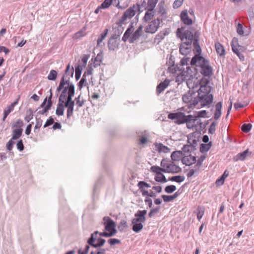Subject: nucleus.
I'll return each instance as SVG.
<instances>
[{
	"mask_svg": "<svg viewBox=\"0 0 254 254\" xmlns=\"http://www.w3.org/2000/svg\"><path fill=\"white\" fill-rule=\"evenodd\" d=\"M57 91L60 92V94L56 114L58 116H63L65 107L67 109V118L69 119L73 115L74 106V102L72 100L75 93L74 86L69 80H65L64 77H63Z\"/></svg>",
	"mask_w": 254,
	"mask_h": 254,
	"instance_id": "1",
	"label": "nucleus"
},
{
	"mask_svg": "<svg viewBox=\"0 0 254 254\" xmlns=\"http://www.w3.org/2000/svg\"><path fill=\"white\" fill-rule=\"evenodd\" d=\"M197 70L195 67L193 66H186V68H182L179 70V73H177L176 78V82L178 83L187 81V83L189 88H194L196 87L197 85H191L192 82L194 83L197 80Z\"/></svg>",
	"mask_w": 254,
	"mask_h": 254,
	"instance_id": "2",
	"label": "nucleus"
},
{
	"mask_svg": "<svg viewBox=\"0 0 254 254\" xmlns=\"http://www.w3.org/2000/svg\"><path fill=\"white\" fill-rule=\"evenodd\" d=\"M183 156L182 162L186 166H191L195 163L196 157L193 153L191 152L192 146L190 145H185L182 148Z\"/></svg>",
	"mask_w": 254,
	"mask_h": 254,
	"instance_id": "3",
	"label": "nucleus"
},
{
	"mask_svg": "<svg viewBox=\"0 0 254 254\" xmlns=\"http://www.w3.org/2000/svg\"><path fill=\"white\" fill-rule=\"evenodd\" d=\"M147 211L139 210L135 214V218L132 220L131 223L132 224V230L135 232H140L143 227L142 224L145 221V215L146 214Z\"/></svg>",
	"mask_w": 254,
	"mask_h": 254,
	"instance_id": "4",
	"label": "nucleus"
},
{
	"mask_svg": "<svg viewBox=\"0 0 254 254\" xmlns=\"http://www.w3.org/2000/svg\"><path fill=\"white\" fill-rule=\"evenodd\" d=\"M161 166L163 169L164 173H178L181 171V168L175 165L173 162H171L166 159H163L161 162Z\"/></svg>",
	"mask_w": 254,
	"mask_h": 254,
	"instance_id": "5",
	"label": "nucleus"
},
{
	"mask_svg": "<svg viewBox=\"0 0 254 254\" xmlns=\"http://www.w3.org/2000/svg\"><path fill=\"white\" fill-rule=\"evenodd\" d=\"M182 99L183 102L188 104L190 108L195 106L199 102L197 94L192 91H189L185 94L183 96Z\"/></svg>",
	"mask_w": 254,
	"mask_h": 254,
	"instance_id": "6",
	"label": "nucleus"
},
{
	"mask_svg": "<svg viewBox=\"0 0 254 254\" xmlns=\"http://www.w3.org/2000/svg\"><path fill=\"white\" fill-rule=\"evenodd\" d=\"M209 81L206 77H203L200 80H197L195 83H198L200 85V88L198 90L197 94L198 96L203 95V94H208L211 92V87L208 85Z\"/></svg>",
	"mask_w": 254,
	"mask_h": 254,
	"instance_id": "7",
	"label": "nucleus"
},
{
	"mask_svg": "<svg viewBox=\"0 0 254 254\" xmlns=\"http://www.w3.org/2000/svg\"><path fill=\"white\" fill-rule=\"evenodd\" d=\"M138 190L141 193L143 196H150V197H156V194L153 191H149L148 189L150 188V184L144 181H139L137 184Z\"/></svg>",
	"mask_w": 254,
	"mask_h": 254,
	"instance_id": "8",
	"label": "nucleus"
},
{
	"mask_svg": "<svg viewBox=\"0 0 254 254\" xmlns=\"http://www.w3.org/2000/svg\"><path fill=\"white\" fill-rule=\"evenodd\" d=\"M140 5L138 4H133L132 6L127 9L124 12L120 20L121 23H124L127 19H130L133 17L136 13L140 9Z\"/></svg>",
	"mask_w": 254,
	"mask_h": 254,
	"instance_id": "9",
	"label": "nucleus"
},
{
	"mask_svg": "<svg viewBox=\"0 0 254 254\" xmlns=\"http://www.w3.org/2000/svg\"><path fill=\"white\" fill-rule=\"evenodd\" d=\"M150 171L154 174V180L155 181L161 183H165L167 179L163 174V169L157 166H152L150 168Z\"/></svg>",
	"mask_w": 254,
	"mask_h": 254,
	"instance_id": "10",
	"label": "nucleus"
},
{
	"mask_svg": "<svg viewBox=\"0 0 254 254\" xmlns=\"http://www.w3.org/2000/svg\"><path fill=\"white\" fill-rule=\"evenodd\" d=\"M160 24V19L159 18L154 19L148 23L145 27L144 31L146 33L153 34L158 29Z\"/></svg>",
	"mask_w": 254,
	"mask_h": 254,
	"instance_id": "11",
	"label": "nucleus"
},
{
	"mask_svg": "<svg viewBox=\"0 0 254 254\" xmlns=\"http://www.w3.org/2000/svg\"><path fill=\"white\" fill-rule=\"evenodd\" d=\"M103 220L104 221L105 230L107 232L114 233V235H115L117 232V231L115 229V223L108 216L104 217Z\"/></svg>",
	"mask_w": 254,
	"mask_h": 254,
	"instance_id": "12",
	"label": "nucleus"
},
{
	"mask_svg": "<svg viewBox=\"0 0 254 254\" xmlns=\"http://www.w3.org/2000/svg\"><path fill=\"white\" fill-rule=\"evenodd\" d=\"M208 63L207 61L205 60L203 57L200 56L199 55H196L192 58L190 62V64L192 65L196 64L197 66H199L200 67Z\"/></svg>",
	"mask_w": 254,
	"mask_h": 254,
	"instance_id": "13",
	"label": "nucleus"
},
{
	"mask_svg": "<svg viewBox=\"0 0 254 254\" xmlns=\"http://www.w3.org/2000/svg\"><path fill=\"white\" fill-rule=\"evenodd\" d=\"M177 35L182 41L186 39L187 41L186 42L190 41L191 43H192L193 36L191 31L189 30H186L183 33H182L180 31V29H178L177 30Z\"/></svg>",
	"mask_w": 254,
	"mask_h": 254,
	"instance_id": "14",
	"label": "nucleus"
},
{
	"mask_svg": "<svg viewBox=\"0 0 254 254\" xmlns=\"http://www.w3.org/2000/svg\"><path fill=\"white\" fill-rule=\"evenodd\" d=\"M97 234V232H95L91 235V238L88 241L89 245H90L95 248L103 246L105 242V240L104 239L98 238L97 240V242L94 243L95 242V239L94 238V236L95 235L96 236Z\"/></svg>",
	"mask_w": 254,
	"mask_h": 254,
	"instance_id": "15",
	"label": "nucleus"
},
{
	"mask_svg": "<svg viewBox=\"0 0 254 254\" xmlns=\"http://www.w3.org/2000/svg\"><path fill=\"white\" fill-rule=\"evenodd\" d=\"M199 101H201L202 106L210 105L213 101V95L212 94H203L198 96Z\"/></svg>",
	"mask_w": 254,
	"mask_h": 254,
	"instance_id": "16",
	"label": "nucleus"
},
{
	"mask_svg": "<svg viewBox=\"0 0 254 254\" xmlns=\"http://www.w3.org/2000/svg\"><path fill=\"white\" fill-rule=\"evenodd\" d=\"M238 42V39L236 37L233 38L232 40L231 45L234 53L244 52L245 51V48L240 45Z\"/></svg>",
	"mask_w": 254,
	"mask_h": 254,
	"instance_id": "17",
	"label": "nucleus"
},
{
	"mask_svg": "<svg viewBox=\"0 0 254 254\" xmlns=\"http://www.w3.org/2000/svg\"><path fill=\"white\" fill-rule=\"evenodd\" d=\"M252 154V152L250 151L249 149H247L243 152L239 153L236 155L234 158V160L235 161H244L247 158L250 157Z\"/></svg>",
	"mask_w": 254,
	"mask_h": 254,
	"instance_id": "18",
	"label": "nucleus"
},
{
	"mask_svg": "<svg viewBox=\"0 0 254 254\" xmlns=\"http://www.w3.org/2000/svg\"><path fill=\"white\" fill-rule=\"evenodd\" d=\"M19 97L17 99L16 101L11 103L10 105L7 106L3 110V118L2 121H5L6 118L8 115L12 112L14 109L15 106L18 104V100Z\"/></svg>",
	"mask_w": 254,
	"mask_h": 254,
	"instance_id": "19",
	"label": "nucleus"
},
{
	"mask_svg": "<svg viewBox=\"0 0 254 254\" xmlns=\"http://www.w3.org/2000/svg\"><path fill=\"white\" fill-rule=\"evenodd\" d=\"M191 45L190 41L183 42L180 47V53L184 55L188 54L191 51Z\"/></svg>",
	"mask_w": 254,
	"mask_h": 254,
	"instance_id": "20",
	"label": "nucleus"
},
{
	"mask_svg": "<svg viewBox=\"0 0 254 254\" xmlns=\"http://www.w3.org/2000/svg\"><path fill=\"white\" fill-rule=\"evenodd\" d=\"M155 150L159 153H169L171 151L170 149L167 146L164 145L161 143H154Z\"/></svg>",
	"mask_w": 254,
	"mask_h": 254,
	"instance_id": "21",
	"label": "nucleus"
},
{
	"mask_svg": "<svg viewBox=\"0 0 254 254\" xmlns=\"http://www.w3.org/2000/svg\"><path fill=\"white\" fill-rule=\"evenodd\" d=\"M146 9V11L145 12V15L142 18V20L144 22H147L152 20L154 17L156 13V10L155 9Z\"/></svg>",
	"mask_w": 254,
	"mask_h": 254,
	"instance_id": "22",
	"label": "nucleus"
},
{
	"mask_svg": "<svg viewBox=\"0 0 254 254\" xmlns=\"http://www.w3.org/2000/svg\"><path fill=\"white\" fill-rule=\"evenodd\" d=\"M183 156V150L173 151L171 155V159L173 162H178L180 160L182 161V158Z\"/></svg>",
	"mask_w": 254,
	"mask_h": 254,
	"instance_id": "23",
	"label": "nucleus"
},
{
	"mask_svg": "<svg viewBox=\"0 0 254 254\" xmlns=\"http://www.w3.org/2000/svg\"><path fill=\"white\" fill-rule=\"evenodd\" d=\"M187 119V121H186L185 123H187L188 128H191L198 125L197 119L194 118L192 115H191V118H189Z\"/></svg>",
	"mask_w": 254,
	"mask_h": 254,
	"instance_id": "24",
	"label": "nucleus"
},
{
	"mask_svg": "<svg viewBox=\"0 0 254 254\" xmlns=\"http://www.w3.org/2000/svg\"><path fill=\"white\" fill-rule=\"evenodd\" d=\"M212 69L208 63L201 67V73L204 76H209L212 74Z\"/></svg>",
	"mask_w": 254,
	"mask_h": 254,
	"instance_id": "25",
	"label": "nucleus"
},
{
	"mask_svg": "<svg viewBox=\"0 0 254 254\" xmlns=\"http://www.w3.org/2000/svg\"><path fill=\"white\" fill-rule=\"evenodd\" d=\"M177 116L176 120L181 124L185 123L186 121H187V119L191 118V115H190L186 116L184 113L180 112L177 113Z\"/></svg>",
	"mask_w": 254,
	"mask_h": 254,
	"instance_id": "26",
	"label": "nucleus"
},
{
	"mask_svg": "<svg viewBox=\"0 0 254 254\" xmlns=\"http://www.w3.org/2000/svg\"><path fill=\"white\" fill-rule=\"evenodd\" d=\"M181 18L182 21L187 25L192 24V20L188 16L187 11H183L181 14Z\"/></svg>",
	"mask_w": 254,
	"mask_h": 254,
	"instance_id": "27",
	"label": "nucleus"
},
{
	"mask_svg": "<svg viewBox=\"0 0 254 254\" xmlns=\"http://www.w3.org/2000/svg\"><path fill=\"white\" fill-rule=\"evenodd\" d=\"M169 81L165 80L159 84L156 88V92L159 94L163 92L169 85Z\"/></svg>",
	"mask_w": 254,
	"mask_h": 254,
	"instance_id": "28",
	"label": "nucleus"
},
{
	"mask_svg": "<svg viewBox=\"0 0 254 254\" xmlns=\"http://www.w3.org/2000/svg\"><path fill=\"white\" fill-rule=\"evenodd\" d=\"M215 50L217 54L220 56H223L225 54V51L223 45L217 42L215 44Z\"/></svg>",
	"mask_w": 254,
	"mask_h": 254,
	"instance_id": "29",
	"label": "nucleus"
},
{
	"mask_svg": "<svg viewBox=\"0 0 254 254\" xmlns=\"http://www.w3.org/2000/svg\"><path fill=\"white\" fill-rule=\"evenodd\" d=\"M222 107V105L221 102L217 103L215 106L216 110L214 114V118L216 120H218L221 117Z\"/></svg>",
	"mask_w": 254,
	"mask_h": 254,
	"instance_id": "30",
	"label": "nucleus"
},
{
	"mask_svg": "<svg viewBox=\"0 0 254 254\" xmlns=\"http://www.w3.org/2000/svg\"><path fill=\"white\" fill-rule=\"evenodd\" d=\"M142 28L143 26L140 25L136 30L132 34L131 39L132 41L137 40L141 35L142 33Z\"/></svg>",
	"mask_w": 254,
	"mask_h": 254,
	"instance_id": "31",
	"label": "nucleus"
},
{
	"mask_svg": "<svg viewBox=\"0 0 254 254\" xmlns=\"http://www.w3.org/2000/svg\"><path fill=\"white\" fill-rule=\"evenodd\" d=\"M23 132L22 128H16L12 130V139L15 140L18 139L22 135Z\"/></svg>",
	"mask_w": 254,
	"mask_h": 254,
	"instance_id": "32",
	"label": "nucleus"
},
{
	"mask_svg": "<svg viewBox=\"0 0 254 254\" xmlns=\"http://www.w3.org/2000/svg\"><path fill=\"white\" fill-rule=\"evenodd\" d=\"M228 173H227V171H225L222 176L218 179L216 181V185L217 186H222L224 182L225 179L228 177Z\"/></svg>",
	"mask_w": 254,
	"mask_h": 254,
	"instance_id": "33",
	"label": "nucleus"
},
{
	"mask_svg": "<svg viewBox=\"0 0 254 254\" xmlns=\"http://www.w3.org/2000/svg\"><path fill=\"white\" fill-rule=\"evenodd\" d=\"M86 30V26H84L82 28V29L78 32H76L74 34V37L75 39H79L80 38L86 35V33L85 32V31Z\"/></svg>",
	"mask_w": 254,
	"mask_h": 254,
	"instance_id": "34",
	"label": "nucleus"
},
{
	"mask_svg": "<svg viewBox=\"0 0 254 254\" xmlns=\"http://www.w3.org/2000/svg\"><path fill=\"white\" fill-rule=\"evenodd\" d=\"M133 31V27L132 26H131L130 27L128 28L125 32L124 36L123 37V40L126 41L127 39L129 37Z\"/></svg>",
	"mask_w": 254,
	"mask_h": 254,
	"instance_id": "35",
	"label": "nucleus"
},
{
	"mask_svg": "<svg viewBox=\"0 0 254 254\" xmlns=\"http://www.w3.org/2000/svg\"><path fill=\"white\" fill-rule=\"evenodd\" d=\"M108 32V29H106L104 31L100 34V36L97 39V46H99L100 44L102 42L103 40L106 37Z\"/></svg>",
	"mask_w": 254,
	"mask_h": 254,
	"instance_id": "36",
	"label": "nucleus"
},
{
	"mask_svg": "<svg viewBox=\"0 0 254 254\" xmlns=\"http://www.w3.org/2000/svg\"><path fill=\"white\" fill-rule=\"evenodd\" d=\"M158 0H148L146 9H155Z\"/></svg>",
	"mask_w": 254,
	"mask_h": 254,
	"instance_id": "37",
	"label": "nucleus"
},
{
	"mask_svg": "<svg viewBox=\"0 0 254 254\" xmlns=\"http://www.w3.org/2000/svg\"><path fill=\"white\" fill-rule=\"evenodd\" d=\"M206 157L205 155H201L199 157L195 162L196 164L194 168H197V170H199L200 167L201 166L203 161L205 160Z\"/></svg>",
	"mask_w": 254,
	"mask_h": 254,
	"instance_id": "38",
	"label": "nucleus"
},
{
	"mask_svg": "<svg viewBox=\"0 0 254 254\" xmlns=\"http://www.w3.org/2000/svg\"><path fill=\"white\" fill-rule=\"evenodd\" d=\"M116 41L114 39H110L108 42V47L110 50H114L117 48Z\"/></svg>",
	"mask_w": 254,
	"mask_h": 254,
	"instance_id": "39",
	"label": "nucleus"
},
{
	"mask_svg": "<svg viewBox=\"0 0 254 254\" xmlns=\"http://www.w3.org/2000/svg\"><path fill=\"white\" fill-rule=\"evenodd\" d=\"M185 177L182 176H173L169 178V180L171 181L176 182L177 183H181L184 181Z\"/></svg>",
	"mask_w": 254,
	"mask_h": 254,
	"instance_id": "40",
	"label": "nucleus"
},
{
	"mask_svg": "<svg viewBox=\"0 0 254 254\" xmlns=\"http://www.w3.org/2000/svg\"><path fill=\"white\" fill-rule=\"evenodd\" d=\"M57 76V72L56 70L52 69L50 71L48 76V79L50 80H54L56 79Z\"/></svg>",
	"mask_w": 254,
	"mask_h": 254,
	"instance_id": "41",
	"label": "nucleus"
},
{
	"mask_svg": "<svg viewBox=\"0 0 254 254\" xmlns=\"http://www.w3.org/2000/svg\"><path fill=\"white\" fill-rule=\"evenodd\" d=\"M252 125L250 124H245L241 127V129L244 132L247 133L250 131L252 128Z\"/></svg>",
	"mask_w": 254,
	"mask_h": 254,
	"instance_id": "42",
	"label": "nucleus"
},
{
	"mask_svg": "<svg viewBox=\"0 0 254 254\" xmlns=\"http://www.w3.org/2000/svg\"><path fill=\"white\" fill-rule=\"evenodd\" d=\"M113 0H105L101 4L103 9L109 8L113 3Z\"/></svg>",
	"mask_w": 254,
	"mask_h": 254,
	"instance_id": "43",
	"label": "nucleus"
},
{
	"mask_svg": "<svg viewBox=\"0 0 254 254\" xmlns=\"http://www.w3.org/2000/svg\"><path fill=\"white\" fill-rule=\"evenodd\" d=\"M206 112L205 110H202L197 112L193 116L194 118L197 119V118H205L206 116Z\"/></svg>",
	"mask_w": 254,
	"mask_h": 254,
	"instance_id": "44",
	"label": "nucleus"
},
{
	"mask_svg": "<svg viewBox=\"0 0 254 254\" xmlns=\"http://www.w3.org/2000/svg\"><path fill=\"white\" fill-rule=\"evenodd\" d=\"M23 125V121L21 120H17L12 125L13 128H22Z\"/></svg>",
	"mask_w": 254,
	"mask_h": 254,
	"instance_id": "45",
	"label": "nucleus"
},
{
	"mask_svg": "<svg viewBox=\"0 0 254 254\" xmlns=\"http://www.w3.org/2000/svg\"><path fill=\"white\" fill-rule=\"evenodd\" d=\"M52 106V102L51 100H49L47 104L45 106L44 108L41 111V114H44L48 112V111L50 109Z\"/></svg>",
	"mask_w": 254,
	"mask_h": 254,
	"instance_id": "46",
	"label": "nucleus"
},
{
	"mask_svg": "<svg viewBox=\"0 0 254 254\" xmlns=\"http://www.w3.org/2000/svg\"><path fill=\"white\" fill-rule=\"evenodd\" d=\"M176 190V187L174 185H170L166 187L165 190L167 193H172Z\"/></svg>",
	"mask_w": 254,
	"mask_h": 254,
	"instance_id": "47",
	"label": "nucleus"
},
{
	"mask_svg": "<svg viewBox=\"0 0 254 254\" xmlns=\"http://www.w3.org/2000/svg\"><path fill=\"white\" fill-rule=\"evenodd\" d=\"M217 123L213 122L212 123L210 126V127L209 128V132L213 134L214 133L215 129H216V126Z\"/></svg>",
	"mask_w": 254,
	"mask_h": 254,
	"instance_id": "48",
	"label": "nucleus"
},
{
	"mask_svg": "<svg viewBox=\"0 0 254 254\" xmlns=\"http://www.w3.org/2000/svg\"><path fill=\"white\" fill-rule=\"evenodd\" d=\"M54 123V120L53 118L50 117V118L46 121L44 125V127L45 128L49 127Z\"/></svg>",
	"mask_w": 254,
	"mask_h": 254,
	"instance_id": "49",
	"label": "nucleus"
},
{
	"mask_svg": "<svg viewBox=\"0 0 254 254\" xmlns=\"http://www.w3.org/2000/svg\"><path fill=\"white\" fill-rule=\"evenodd\" d=\"M13 139H11L6 144V148L7 150L10 151L13 148V145L14 144Z\"/></svg>",
	"mask_w": 254,
	"mask_h": 254,
	"instance_id": "50",
	"label": "nucleus"
},
{
	"mask_svg": "<svg viewBox=\"0 0 254 254\" xmlns=\"http://www.w3.org/2000/svg\"><path fill=\"white\" fill-rule=\"evenodd\" d=\"M16 146H17V149L19 151H21L23 150L24 145H23V141L21 139H20V140H19L18 141V142L17 143Z\"/></svg>",
	"mask_w": 254,
	"mask_h": 254,
	"instance_id": "51",
	"label": "nucleus"
},
{
	"mask_svg": "<svg viewBox=\"0 0 254 254\" xmlns=\"http://www.w3.org/2000/svg\"><path fill=\"white\" fill-rule=\"evenodd\" d=\"M76 103L77 106L79 107H82L84 104V101L83 100L80 99V96L76 98Z\"/></svg>",
	"mask_w": 254,
	"mask_h": 254,
	"instance_id": "52",
	"label": "nucleus"
},
{
	"mask_svg": "<svg viewBox=\"0 0 254 254\" xmlns=\"http://www.w3.org/2000/svg\"><path fill=\"white\" fill-rule=\"evenodd\" d=\"M183 0H176L173 3L174 8H178L183 4Z\"/></svg>",
	"mask_w": 254,
	"mask_h": 254,
	"instance_id": "53",
	"label": "nucleus"
},
{
	"mask_svg": "<svg viewBox=\"0 0 254 254\" xmlns=\"http://www.w3.org/2000/svg\"><path fill=\"white\" fill-rule=\"evenodd\" d=\"M42 125V120L39 119L36 121V125L34 127V132L36 129H39Z\"/></svg>",
	"mask_w": 254,
	"mask_h": 254,
	"instance_id": "54",
	"label": "nucleus"
},
{
	"mask_svg": "<svg viewBox=\"0 0 254 254\" xmlns=\"http://www.w3.org/2000/svg\"><path fill=\"white\" fill-rule=\"evenodd\" d=\"M145 198L144 199V202L146 204L148 205V206L151 208L152 206V200L151 198H149L150 196H145Z\"/></svg>",
	"mask_w": 254,
	"mask_h": 254,
	"instance_id": "55",
	"label": "nucleus"
},
{
	"mask_svg": "<svg viewBox=\"0 0 254 254\" xmlns=\"http://www.w3.org/2000/svg\"><path fill=\"white\" fill-rule=\"evenodd\" d=\"M237 33L241 35H243L244 34V31L243 29V25L241 24H239L237 26Z\"/></svg>",
	"mask_w": 254,
	"mask_h": 254,
	"instance_id": "56",
	"label": "nucleus"
},
{
	"mask_svg": "<svg viewBox=\"0 0 254 254\" xmlns=\"http://www.w3.org/2000/svg\"><path fill=\"white\" fill-rule=\"evenodd\" d=\"M198 170H197V168H195V169H190L188 173L187 176L188 177L192 176L194 174L195 172L198 171Z\"/></svg>",
	"mask_w": 254,
	"mask_h": 254,
	"instance_id": "57",
	"label": "nucleus"
},
{
	"mask_svg": "<svg viewBox=\"0 0 254 254\" xmlns=\"http://www.w3.org/2000/svg\"><path fill=\"white\" fill-rule=\"evenodd\" d=\"M89 248L90 247L89 245H86L84 250L82 251V250H79L78 251V254H87L89 251Z\"/></svg>",
	"mask_w": 254,
	"mask_h": 254,
	"instance_id": "58",
	"label": "nucleus"
},
{
	"mask_svg": "<svg viewBox=\"0 0 254 254\" xmlns=\"http://www.w3.org/2000/svg\"><path fill=\"white\" fill-rule=\"evenodd\" d=\"M177 69L178 68L176 66L173 65L168 68V71L172 74L177 73Z\"/></svg>",
	"mask_w": 254,
	"mask_h": 254,
	"instance_id": "59",
	"label": "nucleus"
},
{
	"mask_svg": "<svg viewBox=\"0 0 254 254\" xmlns=\"http://www.w3.org/2000/svg\"><path fill=\"white\" fill-rule=\"evenodd\" d=\"M162 197L165 202H169L173 200L171 195H163Z\"/></svg>",
	"mask_w": 254,
	"mask_h": 254,
	"instance_id": "60",
	"label": "nucleus"
},
{
	"mask_svg": "<svg viewBox=\"0 0 254 254\" xmlns=\"http://www.w3.org/2000/svg\"><path fill=\"white\" fill-rule=\"evenodd\" d=\"M108 242L110 245H113L116 244H119L120 243V241L117 239H111L108 240Z\"/></svg>",
	"mask_w": 254,
	"mask_h": 254,
	"instance_id": "61",
	"label": "nucleus"
},
{
	"mask_svg": "<svg viewBox=\"0 0 254 254\" xmlns=\"http://www.w3.org/2000/svg\"><path fill=\"white\" fill-rule=\"evenodd\" d=\"M4 52L5 54H7L9 52V50L4 46L0 45V53Z\"/></svg>",
	"mask_w": 254,
	"mask_h": 254,
	"instance_id": "62",
	"label": "nucleus"
},
{
	"mask_svg": "<svg viewBox=\"0 0 254 254\" xmlns=\"http://www.w3.org/2000/svg\"><path fill=\"white\" fill-rule=\"evenodd\" d=\"M204 214V210H199L197 213V218L199 221L202 218L203 215Z\"/></svg>",
	"mask_w": 254,
	"mask_h": 254,
	"instance_id": "63",
	"label": "nucleus"
},
{
	"mask_svg": "<svg viewBox=\"0 0 254 254\" xmlns=\"http://www.w3.org/2000/svg\"><path fill=\"white\" fill-rule=\"evenodd\" d=\"M152 189L154 190L156 192L160 193L162 191V187L160 186H153Z\"/></svg>",
	"mask_w": 254,
	"mask_h": 254,
	"instance_id": "64",
	"label": "nucleus"
}]
</instances>
